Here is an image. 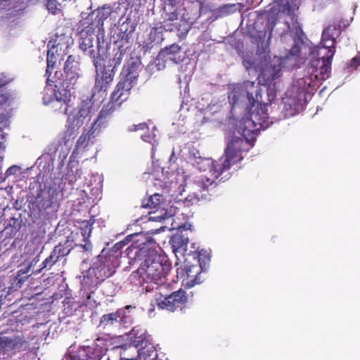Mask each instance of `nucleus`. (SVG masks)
<instances>
[{
    "instance_id": "obj_1",
    "label": "nucleus",
    "mask_w": 360,
    "mask_h": 360,
    "mask_svg": "<svg viewBox=\"0 0 360 360\" xmlns=\"http://www.w3.org/2000/svg\"><path fill=\"white\" fill-rule=\"evenodd\" d=\"M159 264L162 268L159 271V308L174 311L187 302L188 297L182 289L173 290L174 280L169 278L172 262L167 256L159 253Z\"/></svg>"
},
{
    "instance_id": "obj_2",
    "label": "nucleus",
    "mask_w": 360,
    "mask_h": 360,
    "mask_svg": "<svg viewBox=\"0 0 360 360\" xmlns=\"http://www.w3.org/2000/svg\"><path fill=\"white\" fill-rule=\"evenodd\" d=\"M236 130L241 137H235L227 146L224 155L213 162L212 172L215 178H219L224 172L229 170L231 167L240 162L243 157L242 153L248 151L254 146L256 135L245 134L247 129L237 124Z\"/></svg>"
},
{
    "instance_id": "obj_3",
    "label": "nucleus",
    "mask_w": 360,
    "mask_h": 360,
    "mask_svg": "<svg viewBox=\"0 0 360 360\" xmlns=\"http://www.w3.org/2000/svg\"><path fill=\"white\" fill-rule=\"evenodd\" d=\"M79 71V58L73 55L68 56L64 65V74L60 71H56L52 81L56 88V100L52 101L53 106L60 104V108L63 107L64 111H67L68 102L71 96L70 91L76 84Z\"/></svg>"
},
{
    "instance_id": "obj_4",
    "label": "nucleus",
    "mask_w": 360,
    "mask_h": 360,
    "mask_svg": "<svg viewBox=\"0 0 360 360\" xmlns=\"http://www.w3.org/2000/svg\"><path fill=\"white\" fill-rule=\"evenodd\" d=\"M63 199V186L60 179H51L37 191L34 200L30 202V209L39 217L57 211Z\"/></svg>"
},
{
    "instance_id": "obj_5",
    "label": "nucleus",
    "mask_w": 360,
    "mask_h": 360,
    "mask_svg": "<svg viewBox=\"0 0 360 360\" xmlns=\"http://www.w3.org/2000/svg\"><path fill=\"white\" fill-rule=\"evenodd\" d=\"M141 65L139 57H131L125 62L120 72V79L112 93V100L117 101L119 104L127 100L131 89L137 84Z\"/></svg>"
},
{
    "instance_id": "obj_6",
    "label": "nucleus",
    "mask_w": 360,
    "mask_h": 360,
    "mask_svg": "<svg viewBox=\"0 0 360 360\" xmlns=\"http://www.w3.org/2000/svg\"><path fill=\"white\" fill-rule=\"evenodd\" d=\"M247 96L250 102L257 107L250 112V117L243 118L238 122V124L247 129L245 134L257 135L260 129H265L269 126V115L267 112V103L262 98V89L257 88L255 91V97L252 93L248 92Z\"/></svg>"
},
{
    "instance_id": "obj_7",
    "label": "nucleus",
    "mask_w": 360,
    "mask_h": 360,
    "mask_svg": "<svg viewBox=\"0 0 360 360\" xmlns=\"http://www.w3.org/2000/svg\"><path fill=\"white\" fill-rule=\"evenodd\" d=\"M115 272V267L110 261V257L105 255H99L92 266L84 275L82 281V285L85 290L86 297L88 300L85 305L90 304L91 294L98 287V285L106 278L112 276Z\"/></svg>"
},
{
    "instance_id": "obj_8",
    "label": "nucleus",
    "mask_w": 360,
    "mask_h": 360,
    "mask_svg": "<svg viewBox=\"0 0 360 360\" xmlns=\"http://www.w3.org/2000/svg\"><path fill=\"white\" fill-rule=\"evenodd\" d=\"M76 33L79 35V46L80 49L92 59L94 67L101 65L107 58L106 49L100 44L97 40V46H94V32L96 30L89 26L85 21H79L75 27Z\"/></svg>"
},
{
    "instance_id": "obj_9",
    "label": "nucleus",
    "mask_w": 360,
    "mask_h": 360,
    "mask_svg": "<svg viewBox=\"0 0 360 360\" xmlns=\"http://www.w3.org/2000/svg\"><path fill=\"white\" fill-rule=\"evenodd\" d=\"M131 335L134 338L128 345H125L121 352V359L122 360H146L154 354V357L151 360L158 359V353L155 347L151 343V337L145 331L140 333L138 335L133 329Z\"/></svg>"
},
{
    "instance_id": "obj_10",
    "label": "nucleus",
    "mask_w": 360,
    "mask_h": 360,
    "mask_svg": "<svg viewBox=\"0 0 360 360\" xmlns=\"http://www.w3.org/2000/svg\"><path fill=\"white\" fill-rule=\"evenodd\" d=\"M102 63L100 65L95 67L96 76L91 96V100L94 102L103 101L105 98L107 91L110 86L115 75L116 70L112 68V64L103 65Z\"/></svg>"
},
{
    "instance_id": "obj_11",
    "label": "nucleus",
    "mask_w": 360,
    "mask_h": 360,
    "mask_svg": "<svg viewBox=\"0 0 360 360\" xmlns=\"http://www.w3.org/2000/svg\"><path fill=\"white\" fill-rule=\"evenodd\" d=\"M132 281L139 280L136 285L146 283V292L152 291L155 286L158 288V261L152 256H148L141 264L140 267L131 275Z\"/></svg>"
},
{
    "instance_id": "obj_12",
    "label": "nucleus",
    "mask_w": 360,
    "mask_h": 360,
    "mask_svg": "<svg viewBox=\"0 0 360 360\" xmlns=\"http://www.w3.org/2000/svg\"><path fill=\"white\" fill-rule=\"evenodd\" d=\"M326 51V56L311 59L308 67V72L316 80H326L330 77L335 47L330 46V49Z\"/></svg>"
},
{
    "instance_id": "obj_13",
    "label": "nucleus",
    "mask_w": 360,
    "mask_h": 360,
    "mask_svg": "<svg viewBox=\"0 0 360 360\" xmlns=\"http://www.w3.org/2000/svg\"><path fill=\"white\" fill-rule=\"evenodd\" d=\"M184 265L176 269V277L183 279L184 285L191 288L204 281L201 273L205 271L198 264H191L187 258L184 259Z\"/></svg>"
},
{
    "instance_id": "obj_14",
    "label": "nucleus",
    "mask_w": 360,
    "mask_h": 360,
    "mask_svg": "<svg viewBox=\"0 0 360 360\" xmlns=\"http://www.w3.org/2000/svg\"><path fill=\"white\" fill-rule=\"evenodd\" d=\"M70 37L65 33H59L58 31L51 38L48 43L49 50L47 52V70L49 72L51 64L53 66L57 60L62 51H65L70 45Z\"/></svg>"
},
{
    "instance_id": "obj_15",
    "label": "nucleus",
    "mask_w": 360,
    "mask_h": 360,
    "mask_svg": "<svg viewBox=\"0 0 360 360\" xmlns=\"http://www.w3.org/2000/svg\"><path fill=\"white\" fill-rule=\"evenodd\" d=\"M120 105L121 104H119L117 101L112 100L111 96L110 101L103 106L98 117L91 124V134L98 135L102 130L105 129L108 126L112 112L115 111L116 107Z\"/></svg>"
},
{
    "instance_id": "obj_16",
    "label": "nucleus",
    "mask_w": 360,
    "mask_h": 360,
    "mask_svg": "<svg viewBox=\"0 0 360 360\" xmlns=\"http://www.w3.org/2000/svg\"><path fill=\"white\" fill-rule=\"evenodd\" d=\"M284 111L286 116H293L304 109L306 101L305 93L303 91L293 94L288 91L287 96L283 98Z\"/></svg>"
},
{
    "instance_id": "obj_17",
    "label": "nucleus",
    "mask_w": 360,
    "mask_h": 360,
    "mask_svg": "<svg viewBox=\"0 0 360 360\" xmlns=\"http://www.w3.org/2000/svg\"><path fill=\"white\" fill-rule=\"evenodd\" d=\"M295 30L297 37L294 40V44L289 52L285 55V58L287 60L292 59L297 63L299 62L300 59H303L306 57L307 53L309 52V49L301 37V36L303 35L302 27L297 25Z\"/></svg>"
},
{
    "instance_id": "obj_18",
    "label": "nucleus",
    "mask_w": 360,
    "mask_h": 360,
    "mask_svg": "<svg viewBox=\"0 0 360 360\" xmlns=\"http://www.w3.org/2000/svg\"><path fill=\"white\" fill-rule=\"evenodd\" d=\"M188 242V233L176 231L171 235L169 240V245H170L172 252L175 254L178 259H179L178 254L183 257L191 255V251L188 252L186 248Z\"/></svg>"
},
{
    "instance_id": "obj_19",
    "label": "nucleus",
    "mask_w": 360,
    "mask_h": 360,
    "mask_svg": "<svg viewBox=\"0 0 360 360\" xmlns=\"http://www.w3.org/2000/svg\"><path fill=\"white\" fill-rule=\"evenodd\" d=\"M346 25L342 20L334 22L323 30L321 46L326 50L330 49V46H335L337 38L340 35Z\"/></svg>"
},
{
    "instance_id": "obj_20",
    "label": "nucleus",
    "mask_w": 360,
    "mask_h": 360,
    "mask_svg": "<svg viewBox=\"0 0 360 360\" xmlns=\"http://www.w3.org/2000/svg\"><path fill=\"white\" fill-rule=\"evenodd\" d=\"M106 351L104 341L98 338L91 345L84 347L79 351V360H101Z\"/></svg>"
},
{
    "instance_id": "obj_21",
    "label": "nucleus",
    "mask_w": 360,
    "mask_h": 360,
    "mask_svg": "<svg viewBox=\"0 0 360 360\" xmlns=\"http://www.w3.org/2000/svg\"><path fill=\"white\" fill-rule=\"evenodd\" d=\"M169 214V217L167 218L168 222L169 223V226H159V233L161 232H164L166 230L169 231H181L182 233H191V225L186 222L181 223L177 221L180 219L176 217V210L173 207H170L169 210H165V214Z\"/></svg>"
},
{
    "instance_id": "obj_22",
    "label": "nucleus",
    "mask_w": 360,
    "mask_h": 360,
    "mask_svg": "<svg viewBox=\"0 0 360 360\" xmlns=\"http://www.w3.org/2000/svg\"><path fill=\"white\" fill-rule=\"evenodd\" d=\"M110 11L108 8L102 7L96 11L88 14L86 17H82L80 21H85L89 23V26L93 27L94 30L103 26V22L110 15Z\"/></svg>"
},
{
    "instance_id": "obj_23",
    "label": "nucleus",
    "mask_w": 360,
    "mask_h": 360,
    "mask_svg": "<svg viewBox=\"0 0 360 360\" xmlns=\"http://www.w3.org/2000/svg\"><path fill=\"white\" fill-rule=\"evenodd\" d=\"M127 318L125 309H119L115 312L103 315L100 319L99 326L106 328L117 323H125Z\"/></svg>"
},
{
    "instance_id": "obj_24",
    "label": "nucleus",
    "mask_w": 360,
    "mask_h": 360,
    "mask_svg": "<svg viewBox=\"0 0 360 360\" xmlns=\"http://www.w3.org/2000/svg\"><path fill=\"white\" fill-rule=\"evenodd\" d=\"M277 60V63L273 64L270 63L262 68L259 78L262 77L264 81L266 83H271L272 81L279 77V73L281 70V63Z\"/></svg>"
},
{
    "instance_id": "obj_25",
    "label": "nucleus",
    "mask_w": 360,
    "mask_h": 360,
    "mask_svg": "<svg viewBox=\"0 0 360 360\" xmlns=\"http://www.w3.org/2000/svg\"><path fill=\"white\" fill-rule=\"evenodd\" d=\"M32 266V263L31 262L27 266L21 268L19 269L15 276H14L11 281V289L17 290L18 288H20L24 283L29 278L31 274H29V272L31 270V267Z\"/></svg>"
},
{
    "instance_id": "obj_26",
    "label": "nucleus",
    "mask_w": 360,
    "mask_h": 360,
    "mask_svg": "<svg viewBox=\"0 0 360 360\" xmlns=\"http://www.w3.org/2000/svg\"><path fill=\"white\" fill-rule=\"evenodd\" d=\"M178 0H165L164 7L162 8V16L165 20L174 21L177 20L178 14L176 13V6Z\"/></svg>"
},
{
    "instance_id": "obj_27",
    "label": "nucleus",
    "mask_w": 360,
    "mask_h": 360,
    "mask_svg": "<svg viewBox=\"0 0 360 360\" xmlns=\"http://www.w3.org/2000/svg\"><path fill=\"white\" fill-rule=\"evenodd\" d=\"M135 27L131 24L129 18H127L120 25V41L124 44H129L131 35L134 32Z\"/></svg>"
},
{
    "instance_id": "obj_28",
    "label": "nucleus",
    "mask_w": 360,
    "mask_h": 360,
    "mask_svg": "<svg viewBox=\"0 0 360 360\" xmlns=\"http://www.w3.org/2000/svg\"><path fill=\"white\" fill-rule=\"evenodd\" d=\"M194 184L196 189L200 192L208 191L210 188H213L217 186V183L206 176H200L194 180Z\"/></svg>"
},
{
    "instance_id": "obj_29",
    "label": "nucleus",
    "mask_w": 360,
    "mask_h": 360,
    "mask_svg": "<svg viewBox=\"0 0 360 360\" xmlns=\"http://www.w3.org/2000/svg\"><path fill=\"white\" fill-rule=\"evenodd\" d=\"M72 241L68 239L63 243H59L58 245L55 246L51 252L59 259L63 258L69 255L71 250L74 248L72 245Z\"/></svg>"
},
{
    "instance_id": "obj_30",
    "label": "nucleus",
    "mask_w": 360,
    "mask_h": 360,
    "mask_svg": "<svg viewBox=\"0 0 360 360\" xmlns=\"http://www.w3.org/2000/svg\"><path fill=\"white\" fill-rule=\"evenodd\" d=\"M190 256L193 257L196 264L202 267L204 269H207L210 260V256L206 250H201L198 252L191 251Z\"/></svg>"
},
{
    "instance_id": "obj_31",
    "label": "nucleus",
    "mask_w": 360,
    "mask_h": 360,
    "mask_svg": "<svg viewBox=\"0 0 360 360\" xmlns=\"http://www.w3.org/2000/svg\"><path fill=\"white\" fill-rule=\"evenodd\" d=\"M126 50L127 49L124 47L123 44L113 49V56L112 58L110 59L108 64H112V68L115 70L121 64L124 56L126 53Z\"/></svg>"
},
{
    "instance_id": "obj_32",
    "label": "nucleus",
    "mask_w": 360,
    "mask_h": 360,
    "mask_svg": "<svg viewBox=\"0 0 360 360\" xmlns=\"http://www.w3.org/2000/svg\"><path fill=\"white\" fill-rule=\"evenodd\" d=\"M22 220L12 217L9 224L6 226L4 233L6 238H13L21 228Z\"/></svg>"
},
{
    "instance_id": "obj_33",
    "label": "nucleus",
    "mask_w": 360,
    "mask_h": 360,
    "mask_svg": "<svg viewBox=\"0 0 360 360\" xmlns=\"http://www.w3.org/2000/svg\"><path fill=\"white\" fill-rule=\"evenodd\" d=\"M157 38L158 28L153 27L143 43V48L145 51H150L157 44Z\"/></svg>"
},
{
    "instance_id": "obj_34",
    "label": "nucleus",
    "mask_w": 360,
    "mask_h": 360,
    "mask_svg": "<svg viewBox=\"0 0 360 360\" xmlns=\"http://www.w3.org/2000/svg\"><path fill=\"white\" fill-rule=\"evenodd\" d=\"M207 196L205 194L199 195L196 192L190 193L183 201V204L185 207H192L199 205V202L202 200H206Z\"/></svg>"
},
{
    "instance_id": "obj_35",
    "label": "nucleus",
    "mask_w": 360,
    "mask_h": 360,
    "mask_svg": "<svg viewBox=\"0 0 360 360\" xmlns=\"http://www.w3.org/2000/svg\"><path fill=\"white\" fill-rule=\"evenodd\" d=\"M275 4L278 8V11L287 14L294 20L295 15V8L290 4L289 0H275Z\"/></svg>"
},
{
    "instance_id": "obj_36",
    "label": "nucleus",
    "mask_w": 360,
    "mask_h": 360,
    "mask_svg": "<svg viewBox=\"0 0 360 360\" xmlns=\"http://www.w3.org/2000/svg\"><path fill=\"white\" fill-rule=\"evenodd\" d=\"M63 312L67 316H71L74 315L75 312L77 310L81 305L77 302L74 301L73 299L66 297L63 301Z\"/></svg>"
},
{
    "instance_id": "obj_37",
    "label": "nucleus",
    "mask_w": 360,
    "mask_h": 360,
    "mask_svg": "<svg viewBox=\"0 0 360 360\" xmlns=\"http://www.w3.org/2000/svg\"><path fill=\"white\" fill-rule=\"evenodd\" d=\"M71 0H49L46 4L47 8L52 13L56 14L61 11L62 8Z\"/></svg>"
},
{
    "instance_id": "obj_38",
    "label": "nucleus",
    "mask_w": 360,
    "mask_h": 360,
    "mask_svg": "<svg viewBox=\"0 0 360 360\" xmlns=\"http://www.w3.org/2000/svg\"><path fill=\"white\" fill-rule=\"evenodd\" d=\"M94 223V219L84 220L80 223L79 230L82 236L85 240H87L91 236Z\"/></svg>"
},
{
    "instance_id": "obj_39",
    "label": "nucleus",
    "mask_w": 360,
    "mask_h": 360,
    "mask_svg": "<svg viewBox=\"0 0 360 360\" xmlns=\"http://www.w3.org/2000/svg\"><path fill=\"white\" fill-rule=\"evenodd\" d=\"M8 349H20L26 341L20 336L13 338L6 337Z\"/></svg>"
},
{
    "instance_id": "obj_40",
    "label": "nucleus",
    "mask_w": 360,
    "mask_h": 360,
    "mask_svg": "<svg viewBox=\"0 0 360 360\" xmlns=\"http://www.w3.org/2000/svg\"><path fill=\"white\" fill-rule=\"evenodd\" d=\"M98 136L96 134H91V129L86 132L83 133L77 141V147H86L89 145V142L91 138H94Z\"/></svg>"
},
{
    "instance_id": "obj_41",
    "label": "nucleus",
    "mask_w": 360,
    "mask_h": 360,
    "mask_svg": "<svg viewBox=\"0 0 360 360\" xmlns=\"http://www.w3.org/2000/svg\"><path fill=\"white\" fill-rule=\"evenodd\" d=\"M171 180L169 181V183L165 182V184L160 185L161 187H162V194L161 195H164L166 193H168L169 195L173 196V193H170L173 191V189H174L177 186V181H176V176L175 174L171 175Z\"/></svg>"
},
{
    "instance_id": "obj_42",
    "label": "nucleus",
    "mask_w": 360,
    "mask_h": 360,
    "mask_svg": "<svg viewBox=\"0 0 360 360\" xmlns=\"http://www.w3.org/2000/svg\"><path fill=\"white\" fill-rule=\"evenodd\" d=\"M60 259H58V257L55 255H53V254L51 252L50 256L48 257L41 264V267L34 271L33 274H39L42 269H51V267L57 262H58Z\"/></svg>"
},
{
    "instance_id": "obj_43",
    "label": "nucleus",
    "mask_w": 360,
    "mask_h": 360,
    "mask_svg": "<svg viewBox=\"0 0 360 360\" xmlns=\"http://www.w3.org/2000/svg\"><path fill=\"white\" fill-rule=\"evenodd\" d=\"M90 104L91 101H83L82 103L77 114L79 117H86L90 114L91 110Z\"/></svg>"
},
{
    "instance_id": "obj_44",
    "label": "nucleus",
    "mask_w": 360,
    "mask_h": 360,
    "mask_svg": "<svg viewBox=\"0 0 360 360\" xmlns=\"http://www.w3.org/2000/svg\"><path fill=\"white\" fill-rule=\"evenodd\" d=\"M141 139L145 142H148L152 145V158H153L155 156V143L156 142L154 131H153L151 133L142 135Z\"/></svg>"
},
{
    "instance_id": "obj_45",
    "label": "nucleus",
    "mask_w": 360,
    "mask_h": 360,
    "mask_svg": "<svg viewBox=\"0 0 360 360\" xmlns=\"http://www.w3.org/2000/svg\"><path fill=\"white\" fill-rule=\"evenodd\" d=\"M266 30L265 29L263 31L257 32L256 35L252 36V43L256 44L258 46L260 45L262 46L266 38Z\"/></svg>"
},
{
    "instance_id": "obj_46",
    "label": "nucleus",
    "mask_w": 360,
    "mask_h": 360,
    "mask_svg": "<svg viewBox=\"0 0 360 360\" xmlns=\"http://www.w3.org/2000/svg\"><path fill=\"white\" fill-rule=\"evenodd\" d=\"M165 210H169L168 209H165V207H162L160 203L159 202V223H162V226H169V223L168 222L167 218L169 217V214H165Z\"/></svg>"
},
{
    "instance_id": "obj_47",
    "label": "nucleus",
    "mask_w": 360,
    "mask_h": 360,
    "mask_svg": "<svg viewBox=\"0 0 360 360\" xmlns=\"http://www.w3.org/2000/svg\"><path fill=\"white\" fill-rule=\"evenodd\" d=\"M75 137V131L73 127H68L65 131L63 134V143L65 145H68L69 141L70 139H74Z\"/></svg>"
},
{
    "instance_id": "obj_48",
    "label": "nucleus",
    "mask_w": 360,
    "mask_h": 360,
    "mask_svg": "<svg viewBox=\"0 0 360 360\" xmlns=\"http://www.w3.org/2000/svg\"><path fill=\"white\" fill-rule=\"evenodd\" d=\"M180 46L177 44H172L169 48L166 47L165 50H162L159 52V56L167 55V54H174L180 51Z\"/></svg>"
},
{
    "instance_id": "obj_49",
    "label": "nucleus",
    "mask_w": 360,
    "mask_h": 360,
    "mask_svg": "<svg viewBox=\"0 0 360 360\" xmlns=\"http://www.w3.org/2000/svg\"><path fill=\"white\" fill-rule=\"evenodd\" d=\"M8 3L13 8L21 10L24 7L25 1L26 0H4Z\"/></svg>"
},
{
    "instance_id": "obj_50",
    "label": "nucleus",
    "mask_w": 360,
    "mask_h": 360,
    "mask_svg": "<svg viewBox=\"0 0 360 360\" xmlns=\"http://www.w3.org/2000/svg\"><path fill=\"white\" fill-rule=\"evenodd\" d=\"M150 123V120H148V122H142L138 124H133L129 127L128 131L130 132L136 131L138 130H144L146 129H148V125Z\"/></svg>"
},
{
    "instance_id": "obj_51",
    "label": "nucleus",
    "mask_w": 360,
    "mask_h": 360,
    "mask_svg": "<svg viewBox=\"0 0 360 360\" xmlns=\"http://www.w3.org/2000/svg\"><path fill=\"white\" fill-rule=\"evenodd\" d=\"M8 350V345L6 340V337H0V356L6 354Z\"/></svg>"
},
{
    "instance_id": "obj_52",
    "label": "nucleus",
    "mask_w": 360,
    "mask_h": 360,
    "mask_svg": "<svg viewBox=\"0 0 360 360\" xmlns=\"http://www.w3.org/2000/svg\"><path fill=\"white\" fill-rule=\"evenodd\" d=\"M157 196H158V193H155L153 195L150 196L147 199L146 203H145L144 201L143 202L142 207L144 208H148V207H155L156 205H155V202H153V197L155 198Z\"/></svg>"
},
{
    "instance_id": "obj_53",
    "label": "nucleus",
    "mask_w": 360,
    "mask_h": 360,
    "mask_svg": "<svg viewBox=\"0 0 360 360\" xmlns=\"http://www.w3.org/2000/svg\"><path fill=\"white\" fill-rule=\"evenodd\" d=\"M349 65L354 68H356L358 66L360 65V53H359L356 56L352 58Z\"/></svg>"
},
{
    "instance_id": "obj_54",
    "label": "nucleus",
    "mask_w": 360,
    "mask_h": 360,
    "mask_svg": "<svg viewBox=\"0 0 360 360\" xmlns=\"http://www.w3.org/2000/svg\"><path fill=\"white\" fill-rule=\"evenodd\" d=\"M9 105V97L4 94L0 96V108Z\"/></svg>"
},
{
    "instance_id": "obj_55",
    "label": "nucleus",
    "mask_w": 360,
    "mask_h": 360,
    "mask_svg": "<svg viewBox=\"0 0 360 360\" xmlns=\"http://www.w3.org/2000/svg\"><path fill=\"white\" fill-rule=\"evenodd\" d=\"M84 241L85 243L80 245V246L84 249V251H91L92 250V245L89 238L87 240L84 238Z\"/></svg>"
},
{
    "instance_id": "obj_56",
    "label": "nucleus",
    "mask_w": 360,
    "mask_h": 360,
    "mask_svg": "<svg viewBox=\"0 0 360 360\" xmlns=\"http://www.w3.org/2000/svg\"><path fill=\"white\" fill-rule=\"evenodd\" d=\"M18 169V168L15 165L8 167L7 169V170L6 171V176H9L15 174L17 172Z\"/></svg>"
},
{
    "instance_id": "obj_57",
    "label": "nucleus",
    "mask_w": 360,
    "mask_h": 360,
    "mask_svg": "<svg viewBox=\"0 0 360 360\" xmlns=\"http://www.w3.org/2000/svg\"><path fill=\"white\" fill-rule=\"evenodd\" d=\"M155 69L158 70V64L155 63V60H153L147 65L146 70L150 72H154Z\"/></svg>"
},
{
    "instance_id": "obj_58",
    "label": "nucleus",
    "mask_w": 360,
    "mask_h": 360,
    "mask_svg": "<svg viewBox=\"0 0 360 360\" xmlns=\"http://www.w3.org/2000/svg\"><path fill=\"white\" fill-rule=\"evenodd\" d=\"M229 99L230 101H233V103H236L237 98L235 91L231 92V94L229 95Z\"/></svg>"
},
{
    "instance_id": "obj_59",
    "label": "nucleus",
    "mask_w": 360,
    "mask_h": 360,
    "mask_svg": "<svg viewBox=\"0 0 360 360\" xmlns=\"http://www.w3.org/2000/svg\"><path fill=\"white\" fill-rule=\"evenodd\" d=\"M154 303H155V304H153V302L151 303V306H152V307H151L150 309H149V311H150H150H155V304H158V299H155V300H154Z\"/></svg>"
},
{
    "instance_id": "obj_60",
    "label": "nucleus",
    "mask_w": 360,
    "mask_h": 360,
    "mask_svg": "<svg viewBox=\"0 0 360 360\" xmlns=\"http://www.w3.org/2000/svg\"><path fill=\"white\" fill-rule=\"evenodd\" d=\"M184 32H182L181 34H187V32H188V27L184 28Z\"/></svg>"
},
{
    "instance_id": "obj_61",
    "label": "nucleus",
    "mask_w": 360,
    "mask_h": 360,
    "mask_svg": "<svg viewBox=\"0 0 360 360\" xmlns=\"http://www.w3.org/2000/svg\"><path fill=\"white\" fill-rule=\"evenodd\" d=\"M130 308H131V306H130V305H128V306H127V307H125V309H130Z\"/></svg>"
},
{
    "instance_id": "obj_62",
    "label": "nucleus",
    "mask_w": 360,
    "mask_h": 360,
    "mask_svg": "<svg viewBox=\"0 0 360 360\" xmlns=\"http://www.w3.org/2000/svg\"><path fill=\"white\" fill-rule=\"evenodd\" d=\"M182 23H183V25H184V26H187V24H186V22L182 21Z\"/></svg>"
},
{
    "instance_id": "obj_63",
    "label": "nucleus",
    "mask_w": 360,
    "mask_h": 360,
    "mask_svg": "<svg viewBox=\"0 0 360 360\" xmlns=\"http://www.w3.org/2000/svg\"><path fill=\"white\" fill-rule=\"evenodd\" d=\"M155 128H156V127H155V126H153V130H155Z\"/></svg>"
},
{
    "instance_id": "obj_64",
    "label": "nucleus",
    "mask_w": 360,
    "mask_h": 360,
    "mask_svg": "<svg viewBox=\"0 0 360 360\" xmlns=\"http://www.w3.org/2000/svg\"><path fill=\"white\" fill-rule=\"evenodd\" d=\"M166 360H167V359H166Z\"/></svg>"
}]
</instances>
